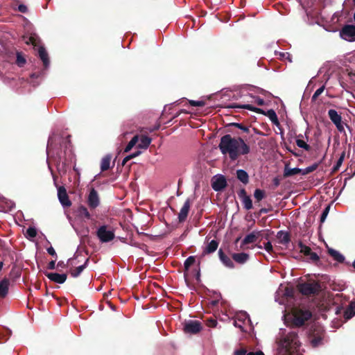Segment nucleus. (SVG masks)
I'll list each match as a JSON object with an SVG mask.
<instances>
[{"mask_svg": "<svg viewBox=\"0 0 355 355\" xmlns=\"http://www.w3.org/2000/svg\"><path fill=\"white\" fill-rule=\"evenodd\" d=\"M219 148L224 155H228L232 159H236L241 155L250 152V147L240 137H232L226 135L220 139Z\"/></svg>", "mask_w": 355, "mask_h": 355, "instance_id": "obj_1", "label": "nucleus"}, {"mask_svg": "<svg viewBox=\"0 0 355 355\" xmlns=\"http://www.w3.org/2000/svg\"><path fill=\"white\" fill-rule=\"evenodd\" d=\"M277 355H297L300 347L297 334L293 331L280 329L277 341Z\"/></svg>", "mask_w": 355, "mask_h": 355, "instance_id": "obj_2", "label": "nucleus"}, {"mask_svg": "<svg viewBox=\"0 0 355 355\" xmlns=\"http://www.w3.org/2000/svg\"><path fill=\"white\" fill-rule=\"evenodd\" d=\"M310 317L309 311L300 308H293L291 311L286 310L284 315L285 323L293 326L302 325Z\"/></svg>", "mask_w": 355, "mask_h": 355, "instance_id": "obj_3", "label": "nucleus"}, {"mask_svg": "<svg viewBox=\"0 0 355 355\" xmlns=\"http://www.w3.org/2000/svg\"><path fill=\"white\" fill-rule=\"evenodd\" d=\"M293 290L292 288L281 284L276 292L275 300L280 304H286L293 297Z\"/></svg>", "mask_w": 355, "mask_h": 355, "instance_id": "obj_4", "label": "nucleus"}, {"mask_svg": "<svg viewBox=\"0 0 355 355\" xmlns=\"http://www.w3.org/2000/svg\"><path fill=\"white\" fill-rule=\"evenodd\" d=\"M151 142V139L146 136H135L125 148V152H129L135 146L140 149H146Z\"/></svg>", "mask_w": 355, "mask_h": 355, "instance_id": "obj_5", "label": "nucleus"}, {"mask_svg": "<svg viewBox=\"0 0 355 355\" xmlns=\"http://www.w3.org/2000/svg\"><path fill=\"white\" fill-rule=\"evenodd\" d=\"M250 325V320L246 312L241 311L235 316L234 326L240 328L242 331L248 330V326Z\"/></svg>", "mask_w": 355, "mask_h": 355, "instance_id": "obj_6", "label": "nucleus"}, {"mask_svg": "<svg viewBox=\"0 0 355 355\" xmlns=\"http://www.w3.org/2000/svg\"><path fill=\"white\" fill-rule=\"evenodd\" d=\"M25 42L27 44H31L37 47L38 55L42 60L44 65L46 67L49 64L47 53L43 47L37 46L36 38L34 36H31L25 41Z\"/></svg>", "mask_w": 355, "mask_h": 355, "instance_id": "obj_7", "label": "nucleus"}, {"mask_svg": "<svg viewBox=\"0 0 355 355\" xmlns=\"http://www.w3.org/2000/svg\"><path fill=\"white\" fill-rule=\"evenodd\" d=\"M97 235L102 242H109L114 237V232L111 230H108L107 227L105 225L99 227Z\"/></svg>", "mask_w": 355, "mask_h": 355, "instance_id": "obj_8", "label": "nucleus"}, {"mask_svg": "<svg viewBox=\"0 0 355 355\" xmlns=\"http://www.w3.org/2000/svg\"><path fill=\"white\" fill-rule=\"evenodd\" d=\"M298 288L300 291L304 295L315 293L319 288L318 284L315 282L300 284Z\"/></svg>", "mask_w": 355, "mask_h": 355, "instance_id": "obj_9", "label": "nucleus"}, {"mask_svg": "<svg viewBox=\"0 0 355 355\" xmlns=\"http://www.w3.org/2000/svg\"><path fill=\"white\" fill-rule=\"evenodd\" d=\"M202 329L201 323L197 320H188L184 323V331L187 334H196Z\"/></svg>", "mask_w": 355, "mask_h": 355, "instance_id": "obj_10", "label": "nucleus"}, {"mask_svg": "<svg viewBox=\"0 0 355 355\" xmlns=\"http://www.w3.org/2000/svg\"><path fill=\"white\" fill-rule=\"evenodd\" d=\"M328 114L331 121L336 126L337 129L340 132H344V123L342 122V118L340 115H339L338 112L334 110H329L328 112Z\"/></svg>", "mask_w": 355, "mask_h": 355, "instance_id": "obj_11", "label": "nucleus"}, {"mask_svg": "<svg viewBox=\"0 0 355 355\" xmlns=\"http://www.w3.org/2000/svg\"><path fill=\"white\" fill-rule=\"evenodd\" d=\"M243 107L244 108H246L248 110H252V111H254L257 113H262V114H266V116H268V118L270 119V121L274 123V124H276L277 125L279 123L278 122V118H277V116L275 113V112L272 110H268L266 113H265L263 111H262L261 109L259 108H255L253 106L250 105H243Z\"/></svg>", "mask_w": 355, "mask_h": 355, "instance_id": "obj_12", "label": "nucleus"}, {"mask_svg": "<svg viewBox=\"0 0 355 355\" xmlns=\"http://www.w3.org/2000/svg\"><path fill=\"white\" fill-rule=\"evenodd\" d=\"M341 37L349 42L355 41V26H345L340 32Z\"/></svg>", "mask_w": 355, "mask_h": 355, "instance_id": "obj_13", "label": "nucleus"}, {"mask_svg": "<svg viewBox=\"0 0 355 355\" xmlns=\"http://www.w3.org/2000/svg\"><path fill=\"white\" fill-rule=\"evenodd\" d=\"M211 186L214 190L220 191L225 187L226 180L222 175H215L211 180Z\"/></svg>", "mask_w": 355, "mask_h": 355, "instance_id": "obj_14", "label": "nucleus"}, {"mask_svg": "<svg viewBox=\"0 0 355 355\" xmlns=\"http://www.w3.org/2000/svg\"><path fill=\"white\" fill-rule=\"evenodd\" d=\"M58 196L62 206L69 207L71 205V201L69 200L67 191L64 187H60L58 188Z\"/></svg>", "mask_w": 355, "mask_h": 355, "instance_id": "obj_15", "label": "nucleus"}, {"mask_svg": "<svg viewBox=\"0 0 355 355\" xmlns=\"http://www.w3.org/2000/svg\"><path fill=\"white\" fill-rule=\"evenodd\" d=\"M88 205L91 208H96L99 205V198L97 192L94 189H91L88 196Z\"/></svg>", "mask_w": 355, "mask_h": 355, "instance_id": "obj_16", "label": "nucleus"}, {"mask_svg": "<svg viewBox=\"0 0 355 355\" xmlns=\"http://www.w3.org/2000/svg\"><path fill=\"white\" fill-rule=\"evenodd\" d=\"M46 275L50 280L58 284H63L67 279V275L65 274L48 272L46 273Z\"/></svg>", "mask_w": 355, "mask_h": 355, "instance_id": "obj_17", "label": "nucleus"}, {"mask_svg": "<svg viewBox=\"0 0 355 355\" xmlns=\"http://www.w3.org/2000/svg\"><path fill=\"white\" fill-rule=\"evenodd\" d=\"M322 339V331L320 328L318 330H315L310 336V340L313 347L318 346Z\"/></svg>", "mask_w": 355, "mask_h": 355, "instance_id": "obj_18", "label": "nucleus"}, {"mask_svg": "<svg viewBox=\"0 0 355 355\" xmlns=\"http://www.w3.org/2000/svg\"><path fill=\"white\" fill-rule=\"evenodd\" d=\"M189 209H190V201L189 199H187L185 201L183 207L181 208L180 211L179 213L178 217H179V220L180 221H183L186 219V218L187 217Z\"/></svg>", "mask_w": 355, "mask_h": 355, "instance_id": "obj_19", "label": "nucleus"}, {"mask_svg": "<svg viewBox=\"0 0 355 355\" xmlns=\"http://www.w3.org/2000/svg\"><path fill=\"white\" fill-rule=\"evenodd\" d=\"M219 257L223 263L228 268H234V263L231 259L227 256L225 255L221 250H219Z\"/></svg>", "mask_w": 355, "mask_h": 355, "instance_id": "obj_20", "label": "nucleus"}, {"mask_svg": "<svg viewBox=\"0 0 355 355\" xmlns=\"http://www.w3.org/2000/svg\"><path fill=\"white\" fill-rule=\"evenodd\" d=\"M259 235V233L255 232H253L249 234L244 238V239L243 241V244L245 245V244L252 243L255 242L257 239L258 238Z\"/></svg>", "mask_w": 355, "mask_h": 355, "instance_id": "obj_21", "label": "nucleus"}, {"mask_svg": "<svg viewBox=\"0 0 355 355\" xmlns=\"http://www.w3.org/2000/svg\"><path fill=\"white\" fill-rule=\"evenodd\" d=\"M232 258L239 263H244L248 259V255L245 253H235Z\"/></svg>", "mask_w": 355, "mask_h": 355, "instance_id": "obj_22", "label": "nucleus"}, {"mask_svg": "<svg viewBox=\"0 0 355 355\" xmlns=\"http://www.w3.org/2000/svg\"><path fill=\"white\" fill-rule=\"evenodd\" d=\"M302 172V169L298 168H289L288 166L285 167L284 169V175L285 176H291L296 174H298Z\"/></svg>", "mask_w": 355, "mask_h": 355, "instance_id": "obj_23", "label": "nucleus"}, {"mask_svg": "<svg viewBox=\"0 0 355 355\" xmlns=\"http://www.w3.org/2000/svg\"><path fill=\"white\" fill-rule=\"evenodd\" d=\"M236 175L238 179L243 183L246 184L248 182V175L245 171L238 170Z\"/></svg>", "mask_w": 355, "mask_h": 355, "instance_id": "obj_24", "label": "nucleus"}, {"mask_svg": "<svg viewBox=\"0 0 355 355\" xmlns=\"http://www.w3.org/2000/svg\"><path fill=\"white\" fill-rule=\"evenodd\" d=\"M8 289V282L7 280H3L0 282V297H3L6 296Z\"/></svg>", "mask_w": 355, "mask_h": 355, "instance_id": "obj_25", "label": "nucleus"}, {"mask_svg": "<svg viewBox=\"0 0 355 355\" xmlns=\"http://www.w3.org/2000/svg\"><path fill=\"white\" fill-rule=\"evenodd\" d=\"M234 355H264V354L261 351H258L256 352H249L247 354V351L244 349H241L236 350L234 353Z\"/></svg>", "mask_w": 355, "mask_h": 355, "instance_id": "obj_26", "label": "nucleus"}, {"mask_svg": "<svg viewBox=\"0 0 355 355\" xmlns=\"http://www.w3.org/2000/svg\"><path fill=\"white\" fill-rule=\"evenodd\" d=\"M78 215L80 216V217H84V218H90V214L89 213V211H87V208L83 207V206H80L78 209Z\"/></svg>", "mask_w": 355, "mask_h": 355, "instance_id": "obj_27", "label": "nucleus"}, {"mask_svg": "<svg viewBox=\"0 0 355 355\" xmlns=\"http://www.w3.org/2000/svg\"><path fill=\"white\" fill-rule=\"evenodd\" d=\"M355 315V302L351 303L349 309L346 311L345 315L347 319H349Z\"/></svg>", "mask_w": 355, "mask_h": 355, "instance_id": "obj_28", "label": "nucleus"}, {"mask_svg": "<svg viewBox=\"0 0 355 355\" xmlns=\"http://www.w3.org/2000/svg\"><path fill=\"white\" fill-rule=\"evenodd\" d=\"M218 248V243L216 241H211L206 248L205 252L207 253L214 252Z\"/></svg>", "mask_w": 355, "mask_h": 355, "instance_id": "obj_29", "label": "nucleus"}, {"mask_svg": "<svg viewBox=\"0 0 355 355\" xmlns=\"http://www.w3.org/2000/svg\"><path fill=\"white\" fill-rule=\"evenodd\" d=\"M329 253L338 261H343L344 258L336 250H334L333 249L329 250Z\"/></svg>", "mask_w": 355, "mask_h": 355, "instance_id": "obj_30", "label": "nucleus"}, {"mask_svg": "<svg viewBox=\"0 0 355 355\" xmlns=\"http://www.w3.org/2000/svg\"><path fill=\"white\" fill-rule=\"evenodd\" d=\"M84 268H85V264L79 266L75 268L74 269H71V276H73L74 277H78L82 272V271L83 270Z\"/></svg>", "mask_w": 355, "mask_h": 355, "instance_id": "obj_31", "label": "nucleus"}, {"mask_svg": "<svg viewBox=\"0 0 355 355\" xmlns=\"http://www.w3.org/2000/svg\"><path fill=\"white\" fill-rule=\"evenodd\" d=\"M110 164V157H105L101 161V169L102 171H105L109 168Z\"/></svg>", "mask_w": 355, "mask_h": 355, "instance_id": "obj_32", "label": "nucleus"}, {"mask_svg": "<svg viewBox=\"0 0 355 355\" xmlns=\"http://www.w3.org/2000/svg\"><path fill=\"white\" fill-rule=\"evenodd\" d=\"M243 204L246 209H250L252 207V202L249 196H245L243 198Z\"/></svg>", "mask_w": 355, "mask_h": 355, "instance_id": "obj_33", "label": "nucleus"}, {"mask_svg": "<svg viewBox=\"0 0 355 355\" xmlns=\"http://www.w3.org/2000/svg\"><path fill=\"white\" fill-rule=\"evenodd\" d=\"M26 236L29 239H33L37 235V230L35 227H29L26 230Z\"/></svg>", "mask_w": 355, "mask_h": 355, "instance_id": "obj_34", "label": "nucleus"}, {"mask_svg": "<svg viewBox=\"0 0 355 355\" xmlns=\"http://www.w3.org/2000/svg\"><path fill=\"white\" fill-rule=\"evenodd\" d=\"M296 144L298 147L304 148L306 150L310 149V146L302 139H297L296 140Z\"/></svg>", "mask_w": 355, "mask_h": 355, "instance_id": "obj_35", "label": "nucleus"}, {"mask_svg": "<svg viewBox=\"0 0 355 355\" xmlns=\"http://www.w3.org/2000/svg\"><path fill=\"white\" fill-rule=\"evenodd\" d=\"M254 196L257 201H260L264 197V192L262 190L256 189L254 191Z\"/></svg>", "mask_w": 355, "mask_h": 355, "instance_id": "obj_36", "label": "nucleus"}, {"mask_svg": "<svg viewBox=\"0 0 355 355\" xmlns=\"http://www.w3.org/2000/svg\"><path fill=\"white\" fill-rule=\"evenodd\" d=\"M278 238L281 240V242L286 243L289 241L288 236L286 233L280 232L278 233Z\"/></svg>", "mask_w": 355, "mask_h": 355, "instance_id": "obj_37", "label": "nucleus"}, {"mask_svg": "<svg viewBox=\"0 0 355 355\" xmlns=\"http://www.w3.org/2000/svg\"><path fill=\"white\" fill-rule=\"evenodd\" d=\"M140 154H141V151H137L135 153H132L131 155L126 156L123 160V164L124 165L127 162H128L129 160H130L132 158L136 157L137 156L139 155Z\"/></svg>", "mask_w": 355, "mask_h": 355, "instance_id": "obj_38", "label": "nucleus"}, {"mask_svg": "<svg viewBox=\"0 0 355 355\" xmlns=\"http://www.w3.org/2000/svg\"><path fill=\"white\" fill-rule=\"evenodd\" d=\"M195 262V258L192 256L187 258L184 262V267L187 270Z\"/></svg>", "mask_w": 355, "mask_h": 355, "instance_id": "obj_39", "label": "nucleus"}, {"mask_svg": "<svg viewBox=\"0 0 355 355\" xmlns=\"http://www.w3.org/2000/svg\"><path fill=\"white\" fill-rule=\"evenodd\" d=\"M318 167V164H313L312 166H310L306 168H304V170H302V173L303 175H306V174H308L313 171H315Z\"/></svg>", "mask_w": 355, "mask_h": 355, "instance_id": "obj_40", "label": "nucleus"}, {"mask_svg": "<svg viewBox=\"0 0 355 355\" xmlns=\"http://www.w3.org/2000/svg\"><path fill=\"white\" fill-rule=\"evenodd\" d=\"M189 104L192 106L202 107L205 105L203 101H189Z\"/></svg>", "mask_w": 355, "mask_h": 355, "instance_id": "obj_41", "label": "nucleus"}, {"mask_svg": "<svg viewBox=\"0 0 355 355\" xmlns=\"http://www.w3.org/2000/svg\"><path fill=\"white\" fill-rule=\"evenodd\" d=\"M26 60L20 54L17 53V63L19 66H22L25 63Z\"/></svg>", "mask_w": 355, "mask_h": 355, "instance_id": "obj_42", "label": "nucleus"}, {"mask_svg": "<svg viewBox=\"0 0 355 355\" xmlns=\"http://www.w3.org/2000/svg\"><path fill=\"white\" fill-rule=\"evenodd\" d=\"M323 91H324V87H321L319 89H318L315 92V93H314V94L313 96V98L315 99L318 96H320L323 92Z\"/></svg>", "mask_w": 355, "mask_h": 355, "instance_id": "obj_43", "label": "nucleus"}, {"mask_svg": "<svg viewBox=\"0 0 355 355\" xmlns=\"http://www.w3.org/2000/svg\"><path fill=\"white\" fill-rule=\"evenodd\" d=\"M207 324L209 327H215L217 324V322L214 319H209L207 321Z\"/></svg>", "mask_w": 355, "mask_h": 355, "instance_id": "obj_44", "label": "nucleus"}, {"mask_svg": "<svg viewBox=\"0 0 355 355\" xmlns=\"http://www.w3.org/2000/svg\"><path fill=\"white\" fill-rule=\"evenodd\" d=\"M264 249L268 252H270V253L272 252V244L270 242H268V243H265Z\"/></svg>", "mask_w": 355, "mask_h": 355, "instance_id": "obj_45", "label": "nucleus"}, {"mask_svg": "<svg viewBox=\"0 0 355 355\" xmlns=\"http://www.w3.org/2000/svg\"><path fill=\"white\" fill-rule=\"evenodd\" d=\"M328 212H329V207H327L322 214V216H321L322 222H323L325 220V218L327 217Z\"/></svg>", "mask_w": 355, "mask_h": 355, "instance_id": "obj_46", "label": "nucleus"}, {"mask_svg": "<svg viewBox=\"0 0 355 355\" xmlns=\"http://www.w3.org/2000/svg\"><path fill=\"white\" fill-rule=\"evenodd\" d=\"M47 252H48L49 254H50L52 256H55L56 255L55 251V250L52 247L49 248L47 249Z\"/></svg>", "mask_w": 355, "mask_h": 355, "instance_id": "obj_47", "label": "nucleus"}, {"mask_svg": "<svg viewBox=\"0 0 355 355\" xmlns=\"http://www.w3.org/2000/svg\"><path fill=\"white\" fill-rule=\"evenodd\" d=\"M55 267V261H52L49 263L48 268L53 270Z\"/></svg>", "mask_w": 355, "mask_h": 355, "instance_id": "obj_48", "label": "nucleus"}, {"mask_svg": "<svg viewBox=\"0 0 355 355\" xmlns=\"http://www.w3.org/2000/svg\"><path fill=\"white\" fill-rule=\"evenodd\" d=\"M19 10L21 12H25L27 10L26 7L24 5H20L19 6V8H18Z\"/></svg>", "mask_w": 355, "mask_h": 355, "instance_id": "obj_49", "label": "nucleus"}, {"mask_svg": "<svg viewBox=\"0 0 355 355\" xmlns=\"http://www.w3.org/2000/svg\"><path fill=\"white\" fill-rule=\"evenodd\" d=\"M255 102H256V103H257V105H263V103H264L263 100V99H261V98H257V99L255 100Z\"/></svg>", "mask_w": 355, "mask_h": 355, "instance_id": "obj_50", "label": "nucleus"}, {"mask_svg": "<svg viewBox=\"0 0 355 355\" xmlns=\"http://www.w3.org/2000/svg\"><path fill=\"white\" fill-rule=\"evenodd\" d=\"M73 264H75V259H72L68 261L69 266H73Z\"/></svg>", "mask_w": 355, "mask_h": 355, "instance_id": "obj_51", "label": "nucleus"}, {"mask_svg": "<svg viewBox=\"0 0 355 355\" xmlns=\"http://www.w3.org/2000/svg\"><path fill=\"white\" fill-rule=\"evenodd\" d=\"M241 129H242L243 130H244L245 132H247L248 130V128H245V127H242L240 125H237Z\"/></svg>", "mask_w": 355, "mask_h": 355, "instance_id": "obj_52", "label": "nucleus"}, {"mask_svg": "<svg viewBox=\"0 0 355 355\" xmlns=\"http://www.w3.org/2000/svg\"><path fill=\"white\" fill-rule=\"evenodd\" d=\"M312 258H313V259H317V258H318V257H317V255H316L315 254H313L312 255Z\"/></svg>", "mask_w": 355, "mask_h": 355, "instance_id": "obj_53", "label": "nucleus"}, {"mask_svg": "<svg viewBox=\"0 0 355 355\" xmlns=\"http://www.w3.org/2000/svg\"><path fill=\"white\" fill-rule=\"evenodd\" d=\"M310 250L309 249H306V250L305 251L306 253H308V252Z\"/></svg>", "mask_w": 355, "mask_h": 355, "instance_id": "obj_54", "label": "nucleus"}, {"mask_svg": "<svg viewBox=\"0 0 355 355\" xmlns=\"http://www.w3.org/2000/svg\"><path fill=\"white\" fill-rule=\"evenodd\" d=\"M353 266L355 268V261L353 262Z\"/></svg>", "mask_w": 355, "mask_h": 355, "instance_id": "obj_55", "label": "nucleus"}, {"mask_svg": "<svg viewBox=\"0 0 355 355\" xmlns=\"http://www.w3.org/2000/svg\"><path fill=\"white\" fill-rule=\"evenodd\" d=\"M2 265H3V263H0V269H1V267H2Z\"/></svg>", "mask_w": 355, "mask_h": 355, "instance_id": "obj_56", "label": "nucleus"}, {"mask_svg": "<svg viewBox=\"0 0 355 355\" xmlns=\"http://www.w3.org/2000/svg\"><path fill=\"white\" fill-rule=\"evenodd\" d=\"M354 20H355V12H354Z\"/></svg>", "mask_w": 355, "mask_h": 355, "instance_id": "obj_57", "label": "nucleus"}]
</instances>
